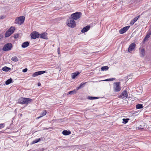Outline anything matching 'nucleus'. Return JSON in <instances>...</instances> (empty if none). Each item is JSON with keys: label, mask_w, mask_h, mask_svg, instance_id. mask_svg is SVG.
<instances>
[{"label": "nucleus", "mask_w": 151, "mask_h": 151, "mask_svg": "<svg viewBox=\"0 0 151 151\" xmlns=\"http://www.w3.org/2000/svg\"><path fill=\"white\" fill-rule=\"evenodd\" d=\"M32 100L29 98L21 97L19 100L18 102L20 104H28L32 101Z\"/></svg>", "instance_id": "f257e3e1"}, {"label": "nucleus", "mask_w": 151, "mask_h": 151, "mask_svg": "<svg viewBox=\"0 0 151 151\" xmlns=\"http://www.w3.org/2000/svg\"><path fill=\"white\" fill-rule=\"evenodd\" d=\"M121 89V83L119 82H116L113 84V90L114 92L119 91Z\"/></svg>", "instance_id": "f03ea898"}, {"label": "nucleus", "mask_w": 151, "mask_h": 151, "mask_svg": "<svg viewBox=\"0 0 151 151\" xmlns=\"http://www.w3.org/2000/svg\"><path fill=\"white\" fill-rule=\"evenodd\" d=\"M67 25L71 28H74L76 26L75 21L72 19H70L66 22Z\"/></svg>", "instance_id": "7ed1b4c3"}, {"label": "nucleus", "mask_w": 151, "mask_h": 151, "mask_svg": "<svg viewBox=\"0 0 151 151\" xmlns=\"http://www.w3.org/2000/svg\"><path fill=\"white\" fill-rule=\"evenodd\" d=\"M25 17L24 16H21L18 17L15 20V23L21 25L24 22Z\"/></svg>", "instance_id": "20e7f679"}, {"label": "nucleus", "mask_w": 151, "mask_h": 151, "mask_svg": "<svg viewBox=\"0 0 151 151\" xmlns=\"http://www.w3.org/2000/svg\"><path fill=\"white\" fill-rule=\"evenodd\" d=\"M81 12H77L72 14L71 16L73 19L76 20L81 17Z\"/></svg>", "instance_id": "39448f33"}, {"label": "nucleus", "mask_w": 151, "mask_h": 151, "mask_svg": "<svg viewBox=\"0 0 151 151\" xmlns=\"http://www.w3.org/2000/svg\"><path fill=\"white\" fill-rule=\"evenodd\" d=\"M15 30V28L13 27H11L5 33L6 37L9 36L14 32Z\"/></svg>", "instance_id": "423d86ee"}, {"label": "nucleus", "mask_w": 151, "mask_h": 151, "mask_svg": "<svg viewBox=\"0 0 151 151\" xmlns=\"http://www.w3.org/2000/svg\"><path fill=\"white\" fill-rule=\"evenodd\" d=\"M136 48V44L134 43H132L131 44L128 49V50L129 52L132 53V51H134Z\"/></svg>", "instance_id": "0eeeda50"}, {"label": "nucleus", "mask_w": 151, "mask_h": 151, "mask_svg": "<svg viewBox=\"0 0 151 151\" xmlns=\"http://www.w3.org/2000/svg\"><path fill=\"white\" fill-rule=\"evenodd\" d=\"M12 47V45L10 43L6 44L3 47V50L4 51L10 50Z\"/></svg>", "instance_id": "6e6552de"}, {"label": "nucleus", "mask_w": 151, "mask_h": 151, "mask_svg": "<svg viewBox=\"0 0 151 151\" xmlns=\"http://www.w3.org/2000/svg\"><path fill=\"white\" fill-rule=\"evenodd\" d=\"M31 37L33 39H35L38 37L40 35L39 33L36 31H34L31 34Z\"/></svg>", "instance_id": "1a4fd4ad"}, {"label": "nucleus", "mask_w": 151, "mask_h": 151, "mask_svg": "<svg viewBox=\"0 0 151 151\" xmlns=\"http://www.w3.org/2000/svg\"><path fill=\"white\" fill-rule=\"evenodd\" d=\"M128 96V94L126 90L124 91L121 93V94L119 96V97L122 99H126Z\"/></svg>", "instance_id": "9d476101"}, {"label": "nucleus", "mask_w": 151, "mask_h": 151, "mask_svg": "<svg viewBox=\"0 0 151 151\" xmlns=\"http://www.w3.org/2000/svg\"><path fill=\"white\" fill-rule=\"evenodd\" d=\"M130 27L129 26L125 27L119 30V33L120 34H122L127 31Z\"/></svg>", "instance_id": "9b49d317"}, {"label": "nucleus", "mask_w": 151, "mask_h": 151, "mask_svg": "<svg viewBox=\"0 0 151 151\" xmlns=\"http://www.w3.org/2000/svg\"><path fill=\"white\" fill-rule=\"evenodd\" d=\"M46 72L45 71H40L34 73L32 75L33 77H35L39 75L44 74Z\"/></svg>", "instance_id": "f8f14e48"}, {"label": "nucleus", "mask_w": 151, "mask_h": 151, "mask_svg": "<svg viewBox=\"0 0 151 151\" xmlns=\"http://www.w3.org/2000/svg\"><path fill=\"white\" fill-rule=\"evenodd\" d=\"M139 52L140 56L141 57H143L145 55V50L143 48L140 47L139 49Z\"/></svg>", "instance_id": "ddd939ff"}, {"label": "nucleus", "mask_w": 151, "mask_h": 151, "mask_svg": "<svg viewBox=\"0 0 151 151\" xmlns=\"http://www.w3.org/2000/svg\"><path fill=\"white\" fill-rule=\"evenodd\" d=\"M40 37L41 38L47 40L48 39L47 34L45 32H44L41 34L40 35Z\"/></svg>", "instance_id": "4468645a"}, {"label": "nucleus", "mask_w": 151, "mask_h": 151, "mask_svg": "<svg viewBox=\"0 0 151 151\" xmlns=\"http://www.w3.org/2000/svg\"><path fill=\"white\" fill-rule=\"evenodd\" d=\"M139 17L140 16L139 15L137 17H135L133 19H132L131 21L130 24V25H133L134 23L137 21Z\"/></svg>", "instance_id": "2eb2a0df"}, {"label": "nucleus", "mask_w": 151, "mask_h": 151, "mask_svg": "<svg viewBox=\"0 0 151 151\" xmlns=\"http://www.w3.org/2000/svg\"><path fill=\"white\" fill-rule=\"evenodd\" d=\"M90 28V26L88 25L84 27L81 30L82 33H84L88 31Z\"/></svg>", "instance_id": "dca6fc26"}, {"label": "nucleus", "mask_w": 151, "mask_h": 151, "mask_svg": "<svg viewBox=\"0 0 151 151\" xmlns=\"http://www.w3.org/2000/svg\"><path fill=\"white\" fill-rule=\"evenodd\" d=\"M29 45V43L28 42H25L23 43L21 46L23 48H26Z\"/></svg>", "instance_id": "f3484780"}, {"label": "nucleus", "mask_w": 151, "mask_h": 151, "mask_svg": "<svg viewBox=\"0 0 151 151\" xmlns=\"http://www.w3.org/2000/svg\"><path fill=\"white\" fill-rule=\"evenodd\" d=\"M80 73L78 72H76L73 73L71 74V78L73 79L75 78L76 76H77Z\"/></svg>", "instance_id": "a211bd4d"}, {"label": "nucleus", "mask_w": 151, "mask_h": 151, "mask_svg": "<svg viewBox=\"0 0 151 151\" xmlns=\"http://www.w3.org/2000/svg\"><path fill=\"white\" fill-rule=\"evenodd\" d=\"M63 134L64 135H67L71 134V132L69 131L64 130L62 132Z\"/></svg>", "instance_id": "6ab92c4d"}, {"label": "nucleus", "mask_w": 151, "mask_h": 151, "mask_svg": "<svg viewBox=\"0 0 151 151\" xmlns=\"http://www.w3.org/2000/svg\"><path fill=\"white\" fill-rule=\"evenodd\" d=\"M1 70L3 71L8 72L11 70V68L6 66H5Z\"/></svg>", "instance_id": "aec40b11"}, {"label": "nucleus", "mask_w": 151, "mask_h": 151, "mask_svg": "<svg viewBox=\"0 0 151 151\" xmlns=\"http://www.w3.org/2000/svg\"><path fill=\"white\" fill-rule=\"evenodd\" d=\"M109 68V67L108 66H106L102 67L101 68V69L102 71H106L108 70Z\"/></svg>", "instance_id": "412c9836"}, {"label": "nucleus", "mask_w": 151, "mask_h": 151, "mask_svg": "<svg viewBox=\"0 0 151 151\" xmlns=\"http://www.w3.org/2000/svg\"><path fill=\"white\" fill-rule=\"evenodd\" d=\"M12 80H13L11 78L9 79L8 80H7L5 82L6 84V85H8V84H10V83H11L12 82Z\"/></svg>", "instance_id": "4be33fe9"}, {"label": "nucleus", "mask_w": 151, "mask_h": 151, "mask_svg": "<svg viewBox=\"0 0 151 151\" xmlns=\"http://www.w3.org/2000/svg\"><path fill=\"white\" fill-rule=\"evenodd\" d=\"M86 82H85V83H81L80 84V86L77 88V89L78 90V89H80L82 87H83L85 86V85L86 84Z\"/></svg>", "instance_id": "5701e85b"}, {"label": "nucleus", "mask_w": 151, "mask_h": 151, "mask_svg": "<svg viewBox=\"0 0 151 151\" xmlns=\"http://www.w3.org/2000/svg\"><path fill=\"white\" fill-rule=\"evenodd\" d=\"M11 60L14 62H17L18 61V58L16 56H14L12 57V58Z\"/></svg>", "instance_id": "b1692460"}, {"label": "nucleus", "mask_w": 151, "mask_h": 151, "mask_svg": "<svg viewBox=\"0 0 151 151\" xmlns=\"http://www.w3.org/2000/svg\"><path fill=\"white\" fill-rule=\"evenodd\" d=\"M76 90H74L72 91H70L68 93V94H73L76 93Z\"/></svg>", "instance_id": "393cba45"}, {"label": "nucleus", "mask_w": 151, "mask_h": 151, "mask_svg": "<svg viewBox=\"0 0 151 151\" xmlns=\"http://www.w3.org/2000/svg\"><path fill=\"white\" fill-rule=\"evenodd\" d=\"M143 106L141 104H138L136 105V108L137 109H140L143 108Z\"/></svg>", "instance_id": "a878e982"}, {"label": "nucleus", "mask_w": 151, "mask_h": 151, "mask_svg": "<svg viewBox=\"0 0 151 151\" xmlns=\"http://www.w3.org/2000/svg\"><path fill=\"white\" fill-rule=\"evenodd\" d=\"M99 98L97 97H92V96H88V99L89 100H94L95 99H98Z\"/></svg>", "instance_id": "bb28decb"}, {"label": "nucleus", "mask_w": 151, "mask_h": 151, "mask_svg": "<svg viewBox=\"0 0 151 151\" xmlns=\"http://www.w3.org/2000/svg\"><path fill=\"white\" fill-rule=\"evenodd\" d=\"M47 113L46 110H44L41 113L40 115L42 116H45Z\"/></svg>", "instance_id": "cd10ccee"}, {"label": "nucleus", "mask_w": 151, "mask_h": 151, "mask_svg": "<svg viewBox=\"0 0 151 151\" xmlns=\"http://www.w3.org/2000/svg\"><path fill=\"white\" fill-rule=\"evenodd\" d=\"M129 119L128 118L127 119H123V123L124 124L127 123L128 122Z\"/></svg>", "instance_id": "c85d7f7f"}, {"label": "nucleus", "mask_w": 151, "mask_h": 151, "mask_svg": "<svg viewBox=\"0 0 151 151\" xmlns=\"http://www.w3.org/2000/svg\"><path fill=\"white\" fill-rule=\"evenodd\" d=\"M40 138L36 139L34 141H33L32 142V144H34L36 143H37L38 142L40 141Z\"/></svg>", "instance_id": "c756f323"}, {"label": "nucleus", "mask_w": 151, "mask_h": 151, "mask_svg": "<svg viewBox=\"0 0 151 151\" xmlns=\"http://www.w3.org/2000/svg\"><path fill=\"white\" fill-rule=\"evenodd\" d=\"M20 35V34L17 33V34H15L14 35V38H15V39L18 38V37H19Z\"/></svg>", "instance_id": "7c9ffc66"}, {"label": "nucleus", "mask_w": 151, "mask_h": 151, "mask_svg": "<svg viewBox=\"0 0 151 151\" xmlns=\"http://www.w3.org/2000/svg\"><path fill=\"white\" fill-rule=\"evenodd\" d=\"M115 78H108L104 80V81H112L115 80Z\"/></svg>", "instance_id": "2f4dec72"}, {"label": "nucleus", "mask_w": 151, "mask_h": 151, "mask_svg": "<svg viewBox=\"0 0 151 151\" xmlns=\"http://www.w3.org/2000/svg\"><path fill=\"white\" fill-rule=\"evenodd\" d=\"M150 37V35H149V34H147V35H146V36L145 37V39H144V40L145 41H146V40L147 39H148Z\"/></svg>", "instance_id": "473e14b6"}, {"label": "nucleus", "mask_w": 151, "mask_h": 151, "mask_svg": "<svg viewBox=\"0 0 151 151\" xmlns=\"http://www.w3.org/2000/svg\"><path fill=\"white\" fill-rule=\"evenodd\" d=\"M5 126V125L4 123L0 124V129H2L4 128Z\"/></svg>", "instance_id": "72a5a7b5"}, {"label": "nucleus", "mask_w": 151, "mask_h": 151, "mask_svg": "<svg viewBox=\"0 0 151 151\" xmlns=\"http://www.w3.org/2000/svg\"><path fill=\"white\" fill-rule=\"evenodd\" d=\"M138 128V129H143V127L141 125H140Z\"/></svg>", "instance_id": "f704fd0d"}, {"label": "nucleus", "mask_w": 151, "mask_h": 151, "mask_svg": "<svg viewBox=\"0 0 151 151\" xmlns=\"http://www.w3.org/2000/svg\"><path fill=\"white\" fill-rule=\"evenodd\" d=\"M27 70V68H25L23 70L22 72H23L25 73L26 72Z\"/></svg>", "instance_id": "c9c22d12"}, {"label": "nucleus", "mask_w": 151, "mask_h": 151, "mask_svg": "<svg viewBox=\"0 0 151 151\" xmlns=\"http://www.w3.org/2000/svg\"><path fill=\"white\" fill-rule=\"evenodd\" d=\"M58 54H60V49L59 48H58Z\"/></svg>", "instance_id": "e433bc0d"}, {"label": "nucleus", "mask_w": 151, "mask_h": 151, "mask_svg": "<svg viewBox=\"0 0 151 151\" xmlns=\"http://www.w3.org/2000/svg\"><path fill=\"white\" fill-rule=\"evenodd\" d=\"M4 17H5V16H2V17H0V18L1 19H4Z\"/></svg>", "instance_id": "4c0bfd02"}, {"label": "nucleus", "mask_w": 151, "mask_h": 151, "mask_svg": "<svg viewBox=\"0 0 151 151\" xmlns=\"http://www.w3.org/2000/svg\"><path fill=\"white\" fill-rule=\"evenodd\" d=\"M41 117H42V116L40 115V116H39V117H37V118H36V119H39V118H41Z\"/></svg>", "instance_id": "58836bf2"}, {"label": "nucleus", "mask_w": 151, "mask_h": 151, "mask_svg": "<svg viewBox=\"0 0 151 151\" xmlns=\"http://www.w3.org/2000/svg\"><path fill=\"white\" fill-rule=\"evenodd\" d=\"M147 34L150 35H151V31L149 32Z\"/></svg>", "instance_id": "ea45409f"}, {"label": "nucleus", "mask_w": 151, "mask_h": 151, "mask_svg": "<svg viewBox=\"0 0 151 151\" xmlns=\"http://www.w3.org/2000/svg\"><path fill=\"white\" fill-rule=\"evenodd\" d=\"M41 85V84L40 83H38V85L39 86H40Z\"/></svg>", "instance_id": "a19ab883"}, {"label": "nucleus", "mask_w": 151, "mask_h": 151, "mask_svg": "<svg viewBox=\"0 0 151 151\" xmlns=\"http://www.w3.org/2000/svg\"><path fill=\"white\" fill-rule=\"evenodd\" d=\"M0 37H1V38H2V37L1 35H0Z\"/></svg>", "instance_id": "79ce46f5"}]
</instances>
